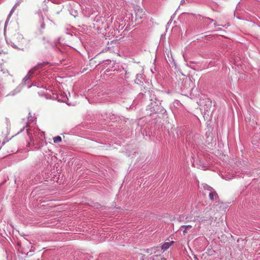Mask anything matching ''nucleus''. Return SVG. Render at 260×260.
Returning a JSON list of instances; mask_svg holds the SVG:
<instances>
[{"instance_id": "1", "label": "nucleus", "mask_w": 260, "mask_h": 260, "mask_svg": "<svg viewBox=\"0 0 260 260\" xmlns=\"http://www.w3.org/2000/svg\"><path fill=\"white\" fill-rule=\"evenodd\" d=\"M200 106L202 113L204 117L207 118L211 115L212 102L209 99L200 100Z\"/></svg>"}, {"instance_id": "2", "label": "nucleus", "mask_w": 260, "mask_h": 260, "mask_svg": "<svg viewBox=\"0 0 260 260\" xmlns=\"http://www.w3.org/2000/svg\"><path fill=\"white\" fill-rule=\"evenodd\" d=\"M135 16L136 19H142L145 14V12L142 8L138 7L135 9Z\"/></svg>"}, {"instance_id": "3", "label": "nucleus", "mask_w": 260, "mask_h": 260, "mask_svg": "<svg viewBox=\"0 0 260 260\" xmlns=\"http://www.w3.org/2000/svg\"><path fill=\"white\" fill-rule=\"evenodd\" d=\"M18 40V43H16L17 47L18 48L23 49L24 47H25L26 45V40H25L22 37L19 36L17 38Z\"/></svg>"}, {"instance_id": "4", "label": "nucleus", "mask_w": 260, "mask_h": 260, "mask_svg": "<svg viewBox=\"0 0 260 260\" xmlns=\"http://www.w3.org/2000/svg\"><path fill=\"white\" fill-rule=\"evenodd\" d=\"M150 111L153 113H157L161 111L162 107L156 103H151L149 106Z\"/></svg>"}, {"instance_id": "5", "label": "nucleus", "mask_w": 260, "mask_h": 260, "mask_svg": "<svg viewBox=\"0 0 260 260\" xmlns=\"http://www.w3.org/2000/svg\"><path fill=\"white\" fill-rule=\"evenodd\" d=\"M172 243H173V242H165V243H164L162 244V245L161 247V250H162L163 251L166 250L167 249H168L170 247V246L171 245V244Z\"/></svg>"}, {"instance_id": "6", "label": "nucleus", "mask_w": 260, "mask_h": 260, "mask_svg": "<svg viewBox=\"0 0 260 260\" xmlns=\"http://www.w3.org/2000/svg\"><path fill=\"white\" fill-rule=\"evenodd\" d=\"M192 226L190 225H182L181 226V229H184L183 231L184 235L186 234L188 232V231H189L191 229H192Z\"/></svg>"}, {"instance_id": "7", "label": "nucleus", "mask_w": 260, "mask_h": 260, "mask_svg": "<svg viewBox=\"0 0 260 260\" xmlns=\"http://www.w3.org/2000/svg\"><path fill=\"white\" fill-rule=\"evenodd\" d=\"M43 65V64H38L37 66H36L31 70H30L28 74L30 75H31L32 74H34L35 71H36L37 70L42 68Z\"/></svg>"}, {"instance_id": "8", "label": "nucleus", "mask_w": 260, "mask_h": 260, "mask_svg": "<svg viewBox=\"0 0 260 260\" xmlns=\"http://www.w3.org/2000/svg\"><path fill=\"white\" fill-rule=\"evenodd\" d=\"M217 193L216 192H211L209 193V198L211 200H214L216 198Z\"/></svg>"}, {"instance_id": "9", "label": "nucleus", "mask_w": 260, "mask_h": 260, "mask_svg": "<svg viewBox=\"0 0 260 260\" xmlns=\"http://www.w3.org/2000/svg\"><path fill=\"white\" fill-rule=\"evenodd\" d=\"M61 140H62V139H61V137L58 136L55 137L53 138V142L55 143H57L60 142L61 141Z\"/></svg>"}]
</instances>
